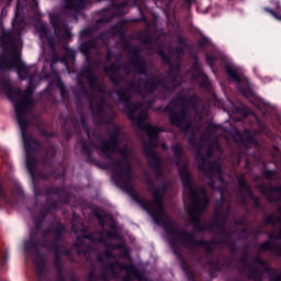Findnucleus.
Listing matches in <instances>:
<instances>
[{"instance_id": "32", "label": "nucleus", "mask_w": 281, "mask_h": 281, "mask_svg": "<svg viewBox=\"0 0 281 281\" xmlns=\"http://www.w3.org/2000/svg\"><path fill=\"white\" fill-rule=\"evenodd\" d=\"M237 183L239 192H246V194H251V186L247 184V178H245L244 173L237 177Z\"/></svg>"}, {"instance_id": "29", "label": "nucleus", "mask_w": 281, "mask_h": 281, "mask_svg": "<svg viewBox=\"0 0 281 281\" xmlns=\"http://www.w3.org/2000/svg\"><path fill=\"white\" fill-rule=\"evenodd\" d=\"M277 212L280 214L279 216L276 215V213H270L265 216V225H278V223H281V206L278 207Z\"/></svg>"}, {"instance_id": "63", "label": "nucleus", "mask_w": 281, "mask_h": 281, "mask_svg": "<svg viewBox=\"0 0 281 281\" xmlns=\"http://www.w3.org/2000/svg\"><path fill=\"white\" fill-rule=\"evenodd\" d=\"M234 225H236L237 227H238V226H245V225H247V217H246V216H243L241 218L236 220V221L234 222Z\"/></svg>"}, {"instance_id": "9", "label": "nucleus", "mask_w": 281, "mask_h": 281, "mask_svg": "<svg viewBox=\"0 0 281 281\" xmlns=\"http://www.w3.org/2000/svg\"><path fill=\"white\" fill-rule=\"evenodd\" d=\"M162 111L166 115H169V123L171 126L182 130L183 133H194L192 121L188 120V116L190 115V108L188 104L180 106L178 112H175V108L171 105H166Z\"/></svg>"}, {"instance_id": "56", "label": "nucleus", "mask_w": 281, "mask_h": 281, "mask_svg": "<svg viewBox=\"0 0 281 281\" xmlns=\"http://www.w3.org/2000/svg\"><path fill=\"white\" fill-rule=\"evenodd\" d=\"M56 63H63V57L58 56V52L53 50V53H52V64L56 65Z\"/></svg>"}, {"instance_id": "18", "label": "nucleus", "mask_w": 281, "mask_h": 281, "mask_svg": "<svg viewBox=\"0 0 281 281\" xmlns=\"http://www.w3.org/2000/svg\"><path fill=\"white\" fill-rule=\"evenodd\" d=\"M82 74H83V76H86L91 91H99V93H104V91H105L104 86H102V83H100V80L98 79L95 74H93V70H91V67L85 68L82 70Z\"/></svg>"}, {"instance_id": "51", "label": "nucleus", "mask_w": 281, "mask_h": 281, "mask_svg": "<svg viewBox=\"0 0 281 281\" xmlns=\"http://www.w3.org/2000/svg\"><path fill=\"white\" fill-rule=\"evenodd\" d=\"M78 85L80 87L78 92L79 95H85V98H87V95H89V90H87L82 80H78Z\"/></svg>"}, {"instance_id": "23", "label": "nucleus", "mask_w": 281, "mask_h": 281, "mask_svg": "<svg viewBox=\"0 0 281 281\" xmlns=\"http://www.w3.org/2000/svg\"><path fill=\"white\" fill-rule=\"evenodd\" d=\"M66 2L65 9L69 12H79L83 8H87L89 3H91L90 0H64Z\"/></svg>"}, {"instance_id": "22", "label": "nucleus", "mask_w": 281, "mask_h": 281, "mask_svg": "<svg viewBox=\"0 0 281 281\" xmlns=\"http://www.w3.org/2000/svg\"><path fill=\"white\" fill-rule=\"evenodd\" d=\"M91 49H98V38L95 37L82 42L79 46V52L85 56L86 60L91 58Z\"/></svg>"}, {"instance_id": "62", "label": "nucleus", "mask_w": 281, "mask_h": 281, "mask_svg": "<svg viewBox=\"0 0 281 281\" xmlns=\"http://www.w3.org/2000/svg\"><path fill=\"white\" fill-rule=\"evenodd\" d=\"M188 142L190 146H192V148H198L199 143L196 142V136L194 135L189 136Z\"/></svg>"}, {"instance_id": "34", "label": "nucleus", "mask_w": 281, "mask_h": 281, "mask_svg": "<svg viewBox=\"0 0 281 281\" xmlns=\"http://www.w3.org/2000/svg\"><path fill=\"white\" fill-rule=\"evenodd\" d=\"M65 49V55L61 57V63H64V65H67V63H69V60H76V50L69 48V46L65 45L64 46Z\"/></svg>"}, {"instance_id": "36", "label": "nucleus", "mask_w": 281, "mask_h": 281, "mask_svg": "<svg viewBox=\"0 0 281 281\" xmlns=\"http://www.w3.org/2000/svg\"><path fill=\"white\" fill-rule=\"evenodd\" d=\"M172 151L175 155V158L177 159V166H179V162L183 159V147L179 144H176L172 146Z\"/></svg>"}, {"instance_id": "37", "label": "nucleus", "mask_w": 281, "mask_h": 281, "mask_svg": "<svg viewBox=\"0 0 281 281\" xmlns=\"http://www.w3.org/2000/svg\"><path fill=\"white\" fill-rule=\"evenodd\" d=\"M211 225V227H216V229H223V227H225V225H227V218L225 216H221V218H214V222Z\"/></svg>"}, {"instance_id": "13", "label": "nucleus", "mask_w": 281, "mask_h": 281, "mask_svg": "<svg viewBox=\"0 0 281 281\" xmlns=\"http://www.w3.org/2000/svg\"><path fill=\"white\" fill-rule=\"evenodd\" d=\"M25 199V193H23V189L20 187L13 188L11 195L9 196L8 193H5V190H3V187L0 183V201L2 203H5V205H18L20 201H23Z\"/></svg>"}, {"instance_id": "20", "label": "nucleus", "mask_w": 281, "mask_h": 281, "mask_svg": "<svg viewBox=\"0 0 281 281\" xmlns=\"http://www.w3.org/2000/svg\"><path fill=\"white\" fill-rule=\"evenodd\" d=\"M0 45L3 52H12V48L16 46L14 32L3 30L0 35Z\"/></svg>"}, {"instance_id": "25", "label": "nucleus", "mask_w": 281, "mask_h": 281, "mask_svg": "<svg viewBox=\"0 0 281 281\" xmlns=\"http://www.w3.org/2000/svg\"><path fill=\"white\" fill-rule=\"evenodd\" d=\"M98 14H100L101 16L94 21V25H93L94 30H100L102 25H106V23H111V19H113V16L109 14V9H102L98 11Z\"/></svg>"}, {"instance_id": "3", "label": "nucleus", "mask_w": 281, "mask_h": 281, "mask_svg": "<svg viewBox=\"0 0 281 281\" xmlns=\"http://www.w3.org/2000/svg\"><path fill=\"white\" fill-rule=\"evenodd\" d=\"M20 131L24 144L26 170L31 177L35 199H38V196L60 198L64 196V194H67V189L63 186L45 184L44 189H42L41 184H38V181L36 180V167L38 166V161L36 160V156L32 154L36 151L38 142L29 135L27 126L24 127V130L20 127Z\"/></svg>"}, {"instance_id": "28", "label": "nucleus", "mask_w": 281, "mask_h": 281, "mask_svg": "<svg viewBox=\"0 0 281 281\" xmlns=\"http://www.w3.org/2000/svg\"><path fill=\"white\" fill-rule=\"evenodd\" d=\"M259 249L260 251H272L273 254L279 256V258H281V246L271 243V240H266L261 243L259 245Z\"/></svg>"}, {"instance_id": "15", "label": "nucleus", "mask_w": 281, "mask_h": 281, "mask_svg": "<svg viewBox=\"0 0 281 281\" xmlns=\"http://www.w3.org/2000/svg\"><path fill=\"white\" fill-rule=\"evenodd\" d=\"M93 117L97 120L101 126L104 124H113V117H106V109L104 108V102H99L95 104L93 110V105H90Z\"/></svg>"}, {"instance_id": "21", "label": "nucleus", "mask_w": 281, "mask_h": 281, "mask_svg": "<svg viewBox=\"0 0 281 281\" xmlns=\"http://www.w3.org/2000/svg\"><path fill=\"white\" fill-rule=\"evenodd\" d=\"M179 74H181V64L169 65L167 72L168 80H166L167 87H175L177 89L176 83L179 81Z\"/></svg>"}, {"instance_id": "4", "label": "nucleus", "mask_w": 281, "mask_h": 281, "mask_svg": "<svg viewBox=\"0 0 281 281\" xmlns=\"http://www.w3.org/2000/svg\"><path fill=\"white\" fill-rule=\"evenodd\" d=\"M1 89H3L8 100L13 103L18 125L20 128L25 130L30 126V120H27V109L34 104V91H36V86L34 81L30 79L29 86L25 90L14 88L12 81L8 78L0 79Z\"/></svg>"}, {"instance_id": "30", "label": "nucleus", "mask_w": 281, "mask_h": 281, "mask_svg": "<svg viewBox=\"0 0 281 281\" xmlns=\"http://www.w3.org/2000/svg\"><path fill=\"white\" fill-rule=\"evenodd\" d=\"M225 71L227 76H229V79L233 82H237V85H243V78H240V75H238V71H236V69H234L228 64L225 65Z\"/></svg>"}, {"instance_id": "27", "label": "nucleus", "mask_w": 281, "mask_h": 281, "mask_svg": "<svg viewBox=\"0 0 281 281\" xmlns=\"http://www.w3.org/2000/svg\"><path fill=\"white\" fill-rule=\"evenodd\" d=\"M170 102L175 106L181 108V106H186L188 104H192V102H196V95L187 97V95L180 94V95L176 97L175 99H172Z\"/></svg>"}, {"instance_id": "1", "label": "nucleus", "mask_w": 281, "mask_h": 281, "mask_svg": "<svg viewBox=\"0 0 281 281\" xmlns=\"http://www.w3.org/2000/svg\"><path fill=\"white\" fill-rule=\"evenodd\" d=\"M130 67L135 69L136 74L145 76V78H139L137 81H131L127 83V87H121L116 90V95L119 102H131L133 100L134 93L139 95H153L157 92V89H161L162 98H168L175 93V87L168 86V81L165 78H160L157 75H148V65L146 59L142 57V50L139 47L134 46L130 48ZM128 65H116L111 64L110 66L104 67L103 71L108 76L110 82H113L114 87H120L124 82V78L120 76V69L128 71Z\"/></svg>"}, {"instance_id": "54", "label": "nucleus", "mask_w": 281, "mask_h": 281, "mask_svg": "<svg viewBox=\"0 0 281 281\" xmlns=\"http://www.w3.org/2000/svg\"><path fill=\"white\" fill-rule=\"evenodd\" d=\"M200 78H202V80L200 82V87H202V89H210L212 83L210 82L207 75H205V77H200Z\"/></svg>"}, {"instance_id": "41", "label": "nucleus", "mask_w": 281, "mask_h": 281, "mask_svg": "<svg viewBox=\"0 0 281 281\" xmlns=\"http://www.w3.org/2000/svg\"><path fill=\"white\" fill-rule=\"evenodd\" d=\"M49 196L52 195H48L47 196V200H46V203L47 204H44L45 209L49 212H56V210H58V202L57 201H50L49 202Z\"/></svg>"}, {"instance_id": "55", "label": "nucleus", "mask_w": 281, "mask_h": 281, "mask_svg": "<svg viewBox=\"0 0 281 281\" xmlns=\"http://www.w3.org/2000/svg\"><path fill=\"white\" fill-rule=\"evenodd\" d=\"M205 60H206L209 67H214V65H216V57L213 55L206 54Z\"/></svg>"}, {"instance_id": "14", "label": "nucleus", "mask_w": 281, "mask_h": 281, "mask_svg": "<svg viewBox=\"0 0 281 281\" xmlns=\"http://www.w3.org/2000/svg\"><path fill=\"white\" fill-rule=\"evenodd\" d=\"M41 231H31L29 240L24 241V251L26 256H33L34 254H41L38 247H43V243L38 238Z\"/></svg>"}, {"instance_id": "50", "label": "nucleus", "mask_w": 281, "mask_h": 281, "mask_svg": "<svg viewBox=\"0 0 281 281\" xmlns=\"http://www.w3.org/2000/svg\"><path fill=\"white\" fill-rule=\"evenodd\" d=\"M239 93H241V95H244V98H251L254 91H251V89L249 88H245V87H239L238 88Z\"/></svg>"}, {"instance_id": "48", "label": "nucleus", "mask_w": 281, "mask_h": 281, "mask_svg": "<svg viewBox=\"0 0 281 281\" xmlns=\"http://www.w3.org/2000/svg\"><path fill=\"white\" fill-rule=\"evenodd\" d=\"M8 258H10V255L8 254V250H4L0 254V271L5 267V262H8Z\"/></svg>"}, {"instance_id": "60", "label": "nucleus", "mask_w": 281, "mask_h": 281, "mask_svg": "<svg viewBox=\"0 0 281 281\" xmlns=\"http://www.w3.org/2000/svg\"><path fill=\"white\" fill-rule=\"evenodd\" d=\"M46 41L48 48L52 49V52H56V42H54V37L49 36Z\"/></svg>"}, {"instance_id": "24", "label": "nucleus", "mask_w": 281, "mask_h": 281, "mask_svg": "<svg viewBox=\"0 0 281 281\" xmlns=\"http://www.w3.org/2000/svg\"><path fill=\"white\" fill-rule=\"evenodd\" d=\"M111 8L114 12V16H124L128 14V0L122 2L112 1Z\"/></svg>"}, {"instance_id": "52", "label": "nucleus", "mask_w": 281, "mask_h": 281, "mask_svg": "<svg viewBox=\"0 0 281 281\" xmlns=\"http://www.w3.org/2000/svg\"><path fill=\"white\" fill-rule=\"evenodd\" d=\"M89 36H93V29L87 27V29L81 30V32H80L81 38H87Z\"/></svg>"}, {"instance_id": "61", "label": "nucleus", "mask_w": 281, "mask_h": 281, "mask_svg": "<svg viewBox=\"0 0 281 281\" xmlns=\"http://www.w3.org/2000/svg\"><path fill=\"white\" fill-rule=\"evenodd\" d=\"M268 240H270L271 243H273V240H281V228L278 232V235H273L271 233L268 234Z\"/></svg>"}, {"instance_id": "8", "label": "nucleus", "mask_w": 281, "mask_h": 281, "mask_svg": "<svg viewBox=\"0 0 281 281\" xmlns=\"http://www.w3.org/2000/svg\"><path fill=\"white\" fill-rule=\"evenodd\" d=\"M105 125L113 126V131H108L109 139H103L98 145L89 143L86 139H80L82 153L86 155L88 164H93L95 161V158H93V148L100 150L103 159H113L111 150H117V147L120 146V126L115 125L113 121L111 124Z\"/></svg>"}, {"instance_id": "64", "label": "nucleus", "mask_w": 281, "mask_h": 281, "mask_svg": "<svg viewBox=\"0 0 281 281\" xmlns=\"http://www.w3.org/2000/svg\"><path fill=\"white\" fill-rule=\"evenodd\" d=\"M214 216L215 218H221V216H223V206L218 205L215 210H214Z\"/></svg>"}, {"instance_id": "42", "label": "nucleus", "mask_w": 281, "mask_h": 281, "mask_svg": "<svg viewBox=\"0 0 281 281\" xmlns=\"http://www.w3.org/2000/svg\"><path fill=\"white\" fill-rule=\"evenodd\" d=\"M158 55L160 56L161 61L165 65H172V59L170 58V55H168L164 49H159Z\"/></svg>"}, {"instance_id": "19", "label": "nucleus", "mask_w": 281, "mask_h": 281, "mask_svg": "<svg viewBox=\"0 0 281 281\" xmlns=\"http://www.w3.org/2000/svg\"><path fill=\"white\" fill-rule=\"evenodd\" d=\"M53 234L54 237L50 240H55L56 244L63 243V236L65 234V224L56 222L55 226L50 225L44 231V236Z\"/></svg>"}, {"instance_id": "43", "label": "nucleus", "mask_w": 281, "mask_h": 281, "mask_svg": "<svg viewBox=\"0 0 281 281\" xmlns=\"http://www.w3.org/2000/svg\"><path fill=\"white\" fill-rule=\"evenodd\" d=\"M246 194H247L248 199H251V201H254V205H255V207H257V210L262 209V204L260 203V198H258L254 194V190L250 191V193H246Z\"/></svg>"}, {"instance_id": "45", "label": "nucleus", "mask_w": 281, "mask_h": 281, "mask_svg": "<svg viewBox=\"0 0 281 281\" xmlns=\"http://www.w3.org/2000/svg\"><path fill=\"white\" fill-rule=\"evenodd\" d=\"M146 112H140L139 115H135V119H132V122H137L139 128H142L144 121L146 120Z\"/></svg>"}, {"instance_id": "33", "label": "nucleus", "mask_w": 281, "mask_h": 281, "mask_svg": "<svg viewBox=\"0 0 281 281\" xmlns=\"http://www.w3.org/2000/svg\"><path fill=\"white\" fill-rule=\"evenodd\" d=\"M239 142H241V144H249L252 146L258 144V139H256V136H254L249 130L244 131L243 136L239 137Z\"/></svg>"}, {"instance_id": "5", "label": "nucleus", "mask_w": 281, "mask_h": 281, "mask_svg": "<svg viewBox=\"0 0 281 281\" xmlns=\"http://www.w3.org/2000/svg\"><path fill=\"white\" fill-rule=\"evenodd\" d=\"M166 192H168V184L165 182L161 187L153 189V199L154 201H148L139 198L137 193L134 190V193L130 194L134 201L143 207L149 216H151L153 221L156 223V225H161L168 234L170 231V225H177V222L169 220H164V216H166V206L164 204V201H166Z\"/></svg>"}, {"instance_id": "6", "label": "nucleus", "mask_w": 281, "mask_h": 281, "mask_svg": "<svg viewBox=\"0 0 281 281\" xmlns=\"http://www.w3.org/2000/svg\"><path fill=\"white\" fill-rule=\"evenodd\" d=\"M111 153H117L122 155V160L115 159L112 156V159H105L109 162L110 168L112 169V177L116 186H120L127 194H134L135 188L131 181H133V165L131 164V154L126 147H121L120 145L115 150H110Z\"/></svg>"}, {"instance_id": "47", "label": "nucleus", "mask_w": 281, "mask_h": 281, "mask_svg": "<svg viewBox=\"0 0 281 281\" xmlns=\"http://www.w3.org/2000/svg\"><path fill=\"white\" fill-rule=\"evenodd\" d=\"M207 45H210V38H207L205 35H201V38L198 41V47L205 49Z\"/></svg>"}, {"instance_id": "26", "label": "nucleus", "mask_w": 281, "mask_h": 281, "mask_svg": "<svg viewBox=\"0 0 281 281\" xmlns=\"http://www.w3.org/2000/svg\"><path fill=\"white\" fill-rule=\"evenodd\" d=\"M124 104V111L125 114L127 115L128 120H135V113L137 111H142V103L140 102H123Z\"/></svg>"}, {"instance_id": "11", "label": "nucleus", "mask_w": 281, "mask_h": 281, "mask_svg": "<svg viewBox=\"0 0 281 281\" xmlns=\"http://www.w3.org/2000/svg\"><path fill=\"white\" fill-rule=\"evenodd\" d=\"M49 22L55 35L63 41H71V29H69V24H67V21L63 16L59 14H50Z\"/></svg>"}, {"instance_id": "40", "label": "nucleus", "mask_w": 281, "mask_h": 281, "mask_svg": "<svg viewBox=\"0 0 281 281\" xmlns=\"http://www.w3.org/2000/svg\"><path fill=\"white\" fill-rule=\"evenodd\" d=\"M57 89H59V93L63 98V100H66V98H69V90L65 87V83L63 81L57 82Z\"/></svg>"}, {"instance_id": "17", "label": "nucleus", "mask_w": 281, "mask_h": 281, "mask_svg": "<svg viewBox=\"0 0 281 281\" xmlns=\"http://www.w3.org/2000/svg\"><path fill=\"white\" fill-rule=\"evenodd\" d=\"M109 35L120 36V38H124V36H126V32L124 31V24L122 22H119L112 25L108 31L101 32L95 38L97 41H109Z\"/></svg>"}, {"instance_id": "35", "label": "nucleus", "mask_w": 281, "mask_h": 281, "mask_svg": "<svg viewBox=\"0 0 281 281\" xmlns=\"http://www.w3.org/2000/svg\"><path fill=\"white\" fill-rule=\"evenodd\" d=\"M193 69L196 71L199 78H205V71L203 70V66L201 65V61H199V56L193 57Z\"/></svg>"}, {"instance_id": "31", "label": "nucleus", "mask_w": 281, "mask_h": 281, "mask_svg": "<svg viewBox=\"0 0 281 281\" xmlns=\"http://www.w3.org/2000/svg\"><path fill=\"white\" fill-rule=\"evenodd\" d=\"M54 157H56V149L53 146H49L42 158V164L44 166H52V161H54Z\"/></svg>"}, {"instance_id": "38", "label": "nucleus", "mask_w": 281, "mask_h": 281, "mask_svg": "<svg viewBox=\"0 0 281 281\" xmlns=\"http://www.w3.org/2000/svg\"><path fill=\"white\" fill-rule=\"evenodd\" d=\"M32 218L36 232H43V223H45V220L43 217H38L37 215H32Z\"/></svg>"}, {"instance_id": "44", "label": "nucleus", "mask_w": 281, "mask_h": 281, "mask_svg": "<svg viewBox=\"0 0 281 281\" xmlns=\"http://www.w3.org/2000/svg\"><path fill=\"white\" fill-rule=\"evenodd\" d=\"M263 11L268 12V14H271V16H273V19H276L277 21H281V11L273 10L269 7H265Z\"/></svg>"}, {"instance_id": "39", "label": "nucleus", "mask_w": 281, "mask_h": 281, "mask_svg": "<svg viewBox=\"0 0 281 281\" xmlns=\"http://www.w3.org/2000/svg\"><path fill=\"white\" fill-rule=\"evenodd\" d=\"M38 35L41 41H47L49 38V31L47 30V25L42 24L38 29Z\"/></svg>"}, {"instance_id": "53", "label": "nucleus", "mask_w": 281, "mask_h": 281, "mask_svg": "<svg viewBox=\"0 0 281 281\" xmlns=\"http://www.w3.org/2000/svg\"><path fill=\"white\" fill-rule=\"evenodd\" d=\"M37 281H45V266L37 268Z\"/></svg>"}, {"instance_id": "57", "label": "nucleus", "mask_w": 281, "mask_h": 281, "mask_svg": "<svg viewBox=\"0 0 281 281\" xmlns=\"http://www.w3.org/2000/svg\"><path fill=\"white\" fill-rule=\"evenodd\" d=\"M36 216L40 218H44V221H45V218H47V216H49V213H48L47 209L45 207V205H43V209L38 211Z\"/></svg>"}, {"instance_id": "16", "label": "nucleus", "mask_w": 281, "mask_h": 281, "mask_svg": "<svg viewBox=\"0 0 281 281\" xmlns=\"http://www.w3.org/2000/svg\"><path fill=\"white\" fill-rule=\"evenodd\" d=\"M42 247L44 249H47L48 251H54V267H65V263H63V257H60V243L56 244V240H45L42 244Z\"/></svg>"}, {"instance_id": "58", "label": "nucleus", "mask_w": 281, "mask_h": 281, "mask_svg": "<svg viewBox=\"0 0 281 281\" xmlns=\"http://www.w3.org/2000/svg\"><path fill=\"white\" fill-rule=\"evenodd\" d=\"M209 265L213 267L215 271H221V261L211 259L209 260Z\"/></svg>"}, {"instance_id": "59", "label": "nucleus", "mask_w": 281, "mask_h": 281, "mask_svg": "<svg viewBox=\"0 0 281 281\" xmlns=\"http://www.w3.org/2000/svg\"><path fill=\"white\" fill-rule=\"evenodd\" d=\"M238 113H241V115H244L245 117H247L248 115H251V109L247 108V106H243V108H239L238 110Z\"/></svg>"}, {"instance_id": "10", "label": "nucleus", "mask_w": 281, "mask_h": 281, "mask_svg": "<svg viewBox=\"0 0 281 281\" xmlns=\"http://www.w3.org/2000/svg\"><path fill=\"white\" fill-rule=\"evenodd\" d=\"M195 159L198 161V168L201 172H204V177L209 179L207 186L209 188H215L216 181L214 177H223V168L216 161H209L205 156L201 155V151H198Z\"/></svg>"}, {"instance_id": "2", "label": "nucleus", "mask_w": 281, "mask_h": 281, "mask_svg": "<svg viewBox=\"0 0 281 281\" xmlns=\"http://www.w3.org/2000/svg\"><path fill=\"white\" fill-rule=\"evenodd\" d=\"M179 177L182 181L184 191H188L191 199V207L189 210L191 225L200 234H203V232H212V225L201 222L203 212H205V210H207V205H210L207 191L205 188H199L194 184V179L192 178L190 170H188V167L183 166L179 169Z\"/></svg>"}, {"instance_id": "49", "label": "nucleus", "mask_w": 281, "mask_h": 281, "mask_svg": "<svg viewBox=\"0 0 281 281\" xmlns=\"http://www.w3.org/2000/svg\"><path fill=\"white\" fill-rule=\"evenodd\" d=\"M265 273L270 274V280H272V281H281V274H278V272H276V270H273V268H271L270 272H263L262 278L265 277Z\"/></svg>"}, {"instance_id": "46", "label": "nucleus", "mask_w": 281, "mask_h": 281, "mask_svg": "<svg viewBox=\"0 0 281 281\" xmlns=\"http://www.w3.org/2000/svg\"><path fill=\"white\" fill-rule=\"evenodd\" d=\"M57 271V281H67L65 278V266H59L55 268Z\"/></svg>"}, {"instance_id": "7", "label": "nucleus", "mask_w": 281, "mask_h": 281, "mask_svg": "<svg viewBox=\"0 0 281 281\" xmlns=\"http://www.w3.org/2000/svg\"><path fill=\"white\" fill-rule=\"evenodd\" d=\"M140 128L149 137L148 143L143 144L145 157L149 159L148 166L157 179H164V159L157 155L155 148L159 147V133H166V130L150 123L140 125Z\"/></svg>"}, {"instance_id": "12", "label": "nucleus", "mask_w": 281, "mask_h": 281, "mask_svg": "<svg viewBox=\"0 0 281 281\" xmlns=\"http://www.w3.org/2000/svg\"><path fill=\"white\" fill-rule=\"evenodd\" d=\"M258 191L266 196L268 203H281V184L279 187L272 184H258Z\"/></svg>"}]
</instances>
